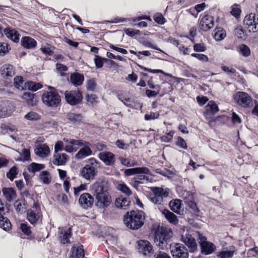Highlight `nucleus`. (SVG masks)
Listing matches in <instances>:
<instances>
[{"instance_id":"4be33fe9","label":"nucleus","mask_w":258,"mask_h":258,"mask_svg":"<svg viewBox=\"0 0 258 258\" xmlns=\"http://www.w3.org/2000/svg\"><path fill=\"white\" fill-rule=\"evenodd\" d=\"M68 159L67 154L56 152L53 155V163L57 165H62L66 164Z\"/></svg>"},{"instance_id":"423d86ee","label":"nucleus","mask_w":258,"mask_h":258,"mask_svg":"<svg viewBox=\"0 0 258 258\" xmlns=\"http://www.w3.org/2000/svg\"><path fill=\"white\" fill-rule=\"evenodd\" d=\"M50 91L44 92L42 96L43 102L48 106L57 107L60 103V97L54 88L49 86Z\"/></svg>"},{"instance_id":"f257e3e1","label":"nucleus","mask_w":258,"mask_h":258,"mask_svg":"<svg viewBox=\"0 0 258 258\" xmlns=\"http://www.w3.org/2000/svg\"><path fill=\"white\" fill-rule=\"evenodd\" d=\"M92 191L96 200V206L100 209L108 207L112 202L107 187L103 182H95L92 185Z\"/></svg>"},{"instance_id":"69168bd1","label":"nucleus","mask_w":258,"mask_h":258,"mask_svg":"<svg viewBox=\"0 0 258 258\" xmlns=\"http://www.w3.org/2000/svg\"><path fill=\"white\" fill-rule=\"evenodd\" d=\"M97 97L95 94L87 95L86 96V100L88 102L91 104H94L97 102Z\"/></svg>"},{"instance_id":"7c9ffc66","label":"nucleus","mask_w":258,"mask_h":258,"mask_svg":"<svg viewBox=\"0 0 258 258\" xmlns=\"http://www.w3.org/2000/svg\"><path fill=\"white\" fill-rule=\"evenodd\" d=\"M72 228L71 227L63 229L60 232V238L61 243L65 244L70 243V238L72 236Z\"/></svg>"},{"instance_id":"774afa93","label":"nucleus","mask_w":258,"mask_h":258,"mask_svg":"<svg viewBox=\"0 0 258 258\" xmlns=\"http://www.w3.org/2000/svg\"><path fill=\"white\" fill-rule=\"evenodd\" d=\"M155 258H171V257L164 251H159L154 254Z\"/></svg>"},{"instance_id":"338daca9","label":"nucleus","mask_w":258,"mask_h":258,"mask_svg":"<svg viewBox=\"0 0 258 258\" xmlns=\"http://www.w3.org/2000/svg\"><path fill=\"white\" fill-rule=\"evenodd\" d=\"M159 116V113L156 112H150L149 114H146L145 115V119L146 120H149L151 119H154L157 118Z\"/></svg>"},{"instance_id":"ea45409f","label":"nucleus","mask_w":258,"mask_h":258,"mask_svg":"<svg viewBox=\"0 0 258 258\" xmlns=\"http://www.w3.org/2000/svg\"><path fill=\"white\" fill-rule=\"evenodd\" d=\"M40 180L44 184H49L51 179L50 173L47 171H43L39 174Z\"/></svg>"},{"instance_id":"20e7f679","label":"nucleus","mask_w":258,"mask_h":258,"mask_svg":"<svg viewBox=\"0 0 258 258\" xmlns=\"http://www.w3.org/2000/svg\"><path fill=\"white\" fill-rule=\"evenodd\" d=\"M172 236L171 229L167 227H161L155 234L154 242L156 245L161 249L165 248L168 241Z\"/></svg>"},{"instance_id":"58836bf2","label":"nucleus","mask_w":258,"mask_h":258,"mask_svg":"<svg viewBox=\"0 0 258 258\" xmlns=\"http://www.w3.org/2000/svg\"><path fill=\"white\" fill-rule=\"evenodd\" d=\"M14 84L16 88L19 90H22L25 87V83L23 78L21 76H17L14 79Z\"/></svg>"},{"instance_id":"864d4df0","label":"nucleus","mask_w":258,"mask_h":258,"mask_svg":"<svg viewBox=\"0 0 258 258\" xmlns=\"http://www.w3.org/2000/svg\"><path fill=\"white\" fill-rule=\"evenodd\" d=\"M28 88L29 90L33 91H36L42 87V85L39 83H35L32 82L27 83Z\"/></svg>"},{"instance_id":"4d7b16f0","label":"nucleus","mask_w":258,"mask_h":258,"mask_svg":"<svg viewBox=\"0 0 258 258\" xmlns=\"http://www.w3.org/2000/svg\"><path fill=\"white\" fill-rule=\"evenodd\" d=\"M207 47L204 43H196L194 45V50L197 52H204Z\"/></svg>"},{"instance_id":"393cba45","label":"nucleus","mask_w":258,"mask_h":258,"mask_svg":"<svg viewBox=\"0 0 258 258\" xmlns=\"http://www.w3.org/2000/svg\"><path fill=\"white\" fill-rule=\"evenodd\" d=\"M130 204V201L128 198L120 196L116 199L115 205L117 208L125 210L127 209Z\"/></svg>"},{"instance_id":"72a5a7b5","label":"nucleus","mask_w":258,"mask_h":258,"mask_svg":"<svg viewBox=\"0 0 258 258\" xmlns=\"http://www.w3.org/2000/svg\"><path fill=\"white\" fill-rule=\"evenodd\" d=\"M84 252L81 247H77L75 244L73 245L72 254L70 258H83Z\"/></svg>"},{"instance_id":"8fccbe9b","label":"nucleus","mask_w":258,"mask_h":258,"mask_svg":"<svg viewBox=\"0 0 258 258\" xmlns=\"http://www.w3.org/2000/svg\"><path fill=\"white\" fill-rule=\"evenodd\" d=\"M10 47L6 43L0 42V55H4L9 52Z\"/></svg>"},{"instance_id":"680f3d73","label":"nucleus","mask_w":258,"mask_h":258,"mask_svg":"<svg viewBox=\"0 0 258 258\" xmlns=\"http://www.w3.org/2000/svg\"><path fill=\"white\" fill-rule=\"evenodd\" d=\"M191 56L197 58L200 60L204 61L205 62H207L209 61V58L207 55H205L204 54L201 53H192L191 54Z\"/></svg>"},{"instance_id":"412c9836","label":"nucleus","mask_w":258,"mask_h":258,"mask_svg":"<svg viewBox=\"0 0 258 258\" xmlns=\"http://www.w3.org/2000/svg\"><path fill=\"white\" fill-rule=\"evenodd\" d=\"M141 173L149 174L150 170L147 167H142L130 168L124 171V174L126 176H131Z\"/></svg>"},{"instance_id":"2f4dec72","label":"nucleus","mask_w":258,"mask_h":258,"mask_svg":"<svg viewBox=\"0 0 258 258\" xmlns=\"http://www.w3.org/2000/svg\"><path fill=\"white\" fill-rule=\"evenodd\" d=\"M226 36V31L222 28H216L213 32V38L217 41L223 40Z\"/></svg>"},{"instance_id":"473e14b6","label":"nucleus","mask_w":258,"mask_h":258,"mask_svg":"<svg viewBox=\"0 0 258 258\" xmlns=\"http://www.w3.org/2000/svg\"><path fill=\"white\" fill-rule=\"evenodd\" d=\"M181 206L182 201L179 199H175L170 201L169 203V206L171 210L178 214H180Z\"/></svg>"},{"instance_id":"a211bd4d","label":"nucleus","mask_w":258,"mask_h":258,"mask_svg":"<svg viewBox=\"0 0 258 258\" xmlns=\"http://www.w3.org/2000/svg\"><path fill=\"white\" fill-rule=\"evenodd\" d=\"M98 157L105 165L108 166L113 165L115 161L114 155L110 152H101L98 154Z\"/></svg>"},{"instance_id":"a19ab883","label":"nucleus","mask_w":258,"mask_h":258,"mask_svg":"<svg viewBox=\"0 0 258 258\" xmlns=\"http://www.w3.org/2000/svg\"><path fill=\"white\" fill-rule=\"evenodd\" d=\"M44 168L45 165L44 164L33 162L28 167V170L30 172L35 173L43 169Z\"/></svg>"},{"instance_id":"cd10ccee","label":"nucleus","mask_w":258,"mask_h":258,"mask_svg":"<svg viewBox=\"0 0 258 258\" xmlns=\"http://www.w3.org/2000/svg\"><path fill=\"white\" fill-rule=\"evenodd\" d=\"M21 43L26 49L34 48L37 44V42L34 39L28 36L23 37L21 41Z\"/></svg>"},{"instance_id":"6ab92c4d","label":"nucleus","mask_w":258,"mask_h":258,"mask_svg":"<svg viewBox=\"0 0 258 258\" xmlns=\"http://www.w3.org/2000/svg\"><path fill=\"white\" fill-rule=\"evenodd\" d=\"M2 76L5 79L13 77L15 74V70L13 66L9 64L3 65L0 69Z\"/></svg>"},{"instance_id":"39448f33","label":"nucleus","mask_w":258,"mask_h":258,"mask_svg":"<svg viewBox=\"0 0 258 258\" xmlns=\"http://www.w3.org/2000/svg\"><path fill=\"white\" fill-rule=\"evenodd\" d=\"M99 163L94 158H90L81 170V176L86 180H93L98 172Z\"/></svg>"},{"instance_id":"b1692460","label":"nucleus","mask_w":258,"mask_h":258,"mask_svg":"<svg viewBox=\"0 0 258 258\" xmlns=\"http://www.w3.org/2000/svg\"><path fill=\"white\" fill-rule=\"evenodd\" d=\"M40 217V214L37 209H29L27 211V218L32 224L36 223Z\"/></svg>"},{"instance_id":"aec40b11","label":"nucleus","mask_w":258,"mask_h":258,"mask_svg":"<svg viewBox=\"0 0 258 258\" xmlns=\"http://www.w3.org/2000/svg\"><path fill=\"white\" fill-rule=\"evenodd\" d=\"M35 153L40 157L45 158L50 154V149L46 144L38 145L34 150Z\"/></svg>"},{"instance_id":"c03bdc74","label":"nucleus","mask_w":258,"mask_h":258,"mask_svg":"<svg viewBox=\"0 0 258 258\" xmlns=\"http://www.w3.org/2000/svg\"><path fill=\"white\" fill-rule=\"evenodd\" d=\"M118 99L127 107H133L134 106V102L132 98L119 96Z\"/></svg>"},{"instance_id":"052dcab7","label":"nucleus","mask_w":258,"mask_h":258,"mask_svg":"<svg viewBox=\"0 0 258 258\" xmlns=\"http://www.w3.org/2000/svg\"><path fill=\"white\" fill-rule=\"evenodd\" d=\"M119 160L122 165L127 167L134 166L135 165V164L133 162H131L130 160L127 158L119 157Z\"/></svg>"},{"instance_id":"0eeeda50","label":"nucleus","mask_w":258,"mask_h":258,"mask_svg":"<svg viewBox=\"0 0 258 258\" xmlns=\"http://www.w3.org/2000/svg\"><path fill=\"white\" fill-rule=\"evenodd\" d=\"M180 240L187 246L190 252H194L197 250L198 245L195 238L189 233L187 229L185 230L184 227L180 234Z\"/></svg>"},{"instance_id":"09e8293b","label":"nucleus","mask_w":258,"mask_h":258,"mask_svg":"<svg viewBox=\"0 0 258 258\" xmlns=\"http://www.w3.org/2000/svg\"><path fill=\"white\" fill-rule=\"evenodd\" d=\"M73 189L74 195L77 197L79 195L80 192L87 190V186L86 184H81L78 187H74Z\"/></svg>"},{"instance_id":"bf43d9fd","label":"nucleus","mask_w":258,"mask_h":258,"mask_svg":"<svg viewBox=\"0 0 258 258\" xmlns=\"http://www.w3.org/2000/svg\"><path fill=\"white\" fill-rule=\"evenodd\" d=\"M174 133V132L171 131L162 136L161 138L162 141L164 142H169L171 141L173 138Z\"/></svg>"},{"instance_id":"9d476101","label":"nucleus","mask_w":258,"mask_h":258,"mask_svg":"<svg viewBox=\"0 0 258 258\" xmlns=\"http://www.w3.org/2000/svg\"><path fill=\"white\" fill-rule=\"evenodd\" d=\"M243 24L250 32H256L258 30V17L253 13L246 15L243 20Z\"/></svg>"},{"instance_id":"13d9d810","label":"nucleus","mask_w":258,"mask_h":258,"mask_svg":"<svg viewBox=\"0 0 258 258\" xmlns=\"http://www.w3.org/2000/svg\"><path fill=\"white\" fill-rule=\"evenodd\" d=\"M176 145L184 149H186L187 148L185 140L181 137H177Z\"/></svg>"},{"instance_id":"a18cd8bd","label":"nucleus","mask_w":258,"mask_h":258,"mask_svg":"<svg viewBox=\"0 0 258 258\" xmlns=\"http://www.w3.org/2000/svg\"><path fill=\"white\" fill-rule=\"evenodd\" d=\"M94 60L96 67L97 68H101L103 66V61H107L108 59L106 58H102L98 55H95Z\"/></svg>"},{"instance_id":"4468645a","label":"nucleus","mask_w":258,"mask_h":258,"mask_svg":"<svg viewBox=\"0 0 258 258\" xmlns=\"http://www.w3.org/2000/svg\"><path fill=\"white\" fill-rule=\"evenodd\" d=\"M138 249L139 252L146 256H149L153 252L152 245L147 240H139L138 242Z\"/></svg>"},{"instance_id":"3c124183","label":"nucleus","mask_w":258,"mask_h":258,"mask_svg":"<svg viewBox=\"0 0 258 258\" xmlns=\"http://www.w3.org/2000/svg\"><path fill=\"white\" fill-rule=\"evenodd\" d=\"M118 189L122 192L124 193L127 196H130L132 194V191L130 188L124 183L118 184Z\"/></svg>"},{"instance_id":"f704fd0d","label":"nucleus","mask_w":258,"mask_h":258,"mask_svg":"<svg viewBox=\"0 0 258 258\" xmlns=\"http://www.w3.org/2000/svg\"><path fill=\"white\" fill-rule=\"evenodd\" d=\"M67 119L73 123H79L82 121L83 116L81 114H76L73 112L68 113L67 115Z\"/></svg>"},{"instance_id":"5fc2aeb1","label":"nucleus","mask_w":258,"mask_h":258,"mask_svg":"<svg viewBox=\"0 0 258 258\" xmlns=\"http://www.w3.org/2000/svg\"><path fill=\"white\" fill-rule=\"evenodd\" d=\"M154 21L158 24L162 25L165 23V19L161 13H157L154 16Z\"/></svg>"},{"instance_id":"ddd939ff","label":"nucleus","mask_w":258,"mask_h":258,"mask_svg":"<svg viewBox=\"0 0 258 258\" xmlns=\"http://www.w3.org/2000/svg\"><path fill=\"white\" fill-rule=\"evenodd\" d=\"M200 244L201 248V252L208 255L212 253L216 249V246L213 243L208 241L204 236L200 237Z\"/></svg>"},{"instance_id":"2eb2a0df","label":"nucleus","mask_w":258,"mask_h":258,"mask_svg":"<svg viewBox=\"0 0 258 258\" xmlns=\"http://www.w3.org/2000/svg\"><path fill=\"white\" fill-rule=\"evenodd\" d=\"M214 25V18L208 15H206L201 19L199 27L202 30L207 31L212 28Z\"/></svg>"},{"instance_id":"49530a36","label":"nucleus","mask_w":258,"mask_h":258,"mask_svg":"<svg viewBox=\"0 0 258 258\" xmlns=\"http://www.w3.org/2000/svg\"><path fill=\"white\" fill-rule=\"evenodd\" d=\"M18 174V168L16 166L12 167L7 173V177L11 181L16 178Z\"/></svg>"},{"instance_id":"e2e57ef3","label":"nucleus","mask_w":258,"mask_h":258,"mask_svg":"<svg viewBox=\"0 0 258 258\" xmlns=\"http://www.w3.org/2000/svg\"><path fill=\"white\" fill-rule=\"evenodd\" d=\"M235 35L239 38H244L245 32L241 27H237L234 30Z\"/></svg>"},{"instance_id":"0e129e2a","label":"nucleus","mask_w":258,"mask_h":258,"mask_svg":"<svg viewBox=\"0 0 258 258\" xmlns=\"http://www.w3.org/2000/svg\"><path fill=\"white\" fill-rule=\"evenodd\" d=\"M22 157L23 158L22 161H29L30 160V153L29 150L26 149H24L22 150Z\"/></svg>"},{"instance_id":"6e6d98bb","label":"nucleus","mask_w":258,"mask_h":258,"mask_svg":"<svg viewBox=\"0 0 258 258\" xmlns=\"http://www.w3.org/2000/svg\"><path fill=\"white\" fill-rule=\"evenodd\" d=\"M20 229L22 231L27 235H29L31 233L30 227L27 223H21Z\"/></svg>"},{"instance_id":"c9c22d12","label":"nucleus","mask_w":258,"mask_h":258,"mask_svg":"<svg viewBox=\"0 0 258 258\" xmlns=\"http://www.w3.org/2000/svg\"><path fill=\"white\" fill-rule=\"evenodd\" d=\"M150 174V173L149 174ZM137 174L138 175L134 177L135 183L137 184H143L150 181V177L147 175L148 174L141 173Z\"/></svg>"},{"instance_id":"37998d69","label":"nucleus","mask_w":258,"mask_h":258,"mask_svg":"<svg viewBox=\"0 0 258 258\" xmlns=\"http://www.w3.org/2000/svg\"><path fill=\"white\" fill-rule=\"evenodd\" d=\"M239 52L243 56L246 57L250 55V51L248 46L241 44L238 47Z\"/></svg>"},{"instance_id":"a878e982","label":"nucleus","mask_w":258,"mask_h":258,"mask_svg":"<svg viewBox=\"0 0 258 258\" xmlns=\"http://www.w3.org/2000/svg\"><path fill=\"white\" fill-rule=\"evenodd\" d=\"M21 98L24 100L29 106H33L36 105L37 102V99L34 94L30 92H24L21 96Z\"/></svg>"},{"instance_id":"bb28decb","label":"nucleus","mask_w":258,"mask_h":258,"mask_svg":"<svg viewBox=\"0 0 258 258\" xmlns=\"http://www.w3.org/2000/svg\"><path fill=\"white\" fill-rule=\"evenodd\" d=\"M2 192L5 198L9 202L15 200L17 197L16 191L12 187H5L3 188Z\"/></svg>"},{"instance_id":"de8ad7c7","label":"nucleus","mask_w":258,"mask_h":258,"mask_svg":"<svg viewBox=\"0 0 258 258\" xmlns=\"http://www.w3.org/2000/svg\"><path fill=\"white\" fill-rule=\"evenodd\" d=\"M86 88L90 91H94L97 86L95 80L94 79H90L86 81Z\"/></svg>"},{"instance_id":"79ce46f5","label":"nucleus","mask_w":258,"mask_h":258,"mask_svg":"<svg viewBox=\"0 0 258 258\" xmlns=\"http://www.w3.org/2000/svg\"><path fill=\"white\" fill-rule=\"evenodd\" d=\"M41 118L40 115L36 112L30 111L25 115V118L28 120L36 121Z\"/></svg>"},{"instance_id":"603ef678","label":"nucleus","mask_w":258,"mask_h":258,"mask_svg":"<svg viewBox=\"0 0 258 258\" xmlns=\"http://www.w3.org/2000/svg\"><path fill=\"white\" fill-rule=\"evenodd\" d=\"M240 12L241 10L238 5L235 4L232 6V10L231 11V14L232 15L237 18L240 16Z\"/></svg>"},{"instance_id":"4c0bfd02","label":"nucleus","mask_w":258,"mask_h":258,"mask_svg":"<svg viewBox=\"0 0 258 258\" xmlns=\"http://www.w3.org/2000/svg\"><path fill=\"white\" fill-rule=\"evenodd\" d=\"M207 113L214 114L219 111V108L216 104L213 101L208 102L206 106Z\"/></svg>"},{"instance_id":"e433bc0d","label":"nucleus","mask_w":258,"mask_h":258,"mask_svg":"<svg viewBox=\"0 0 258 258\" xmlns=\"http://www.w3.org/2000/svg\"><path fill=\"white\" fill-rule=\"evenodd\" d=\"M234 254V251L224 248L217 253L218 258H232Z\"/></svg>"},{"instance_id":"c85d7f7f","label":"nucleus","mask_w":258,"mask_h":258,"mask_svg":"<svg viewBox=\"0 0 258 258\" xmlns=\"http://www.w3.org/2000/svg\"><path fill=\"white\" fill-rule=\"evenodd\" d=\"M162 213L170 223L173 225H176L178 224V219L177 216L169 210L164 209L162 211Z\"/></svg>"},{"instance_id":"f03ea898","label":"nucleus","mask_w":258,"mask_h":258,"mask_svg":"<svg viewBox=\"0 0 258 258\" xmlns=\"http://www.w3.org/2000/svg\"><path fill=\"white\" fill-rule=\"evenodd\" d=\"M145 213L142 211L127 212L123 217V222L131 229H138L144 224Z\"/></svg>"},{"instance_id":"1a4fd4ad","label":"nucleus","mask_w":258,"mask_h":258,"mask_svg":"<svg viewBox=\"0 0 258 258\" xmlns=\"http://www.w3.org/2000/svg\"><path fill=\"white\" fill-rule=\"evenodd\" d=\"M171 253L173 258H188V252L181 243H176L170 245Z\"/></svg>"},{"instance_id":"dca6fc26","label":"nucleus","mask_w":258,"mask_h":258,"mask_svg":"<svg viewBox=\"0 0 258 258\" xmlns=\"http://www.w3.org/2000/svg\"><path fill=\"white\" fill-rule=\"evenodd\" d=\"M79 203L82 208L87 209L92 207L94 203V199L90 194L84 193L80 196Z\"/></svg>"},{"instance_id":"5701e85b","label":"nucleus","mask_w":258,"mask_h":258,"mask_svg":"<svg viewBox=\"0 0 258 258\" xmlns=\"http://www.w3.org/2000/svg\"><path fill=\"white\" fill-rule=\"evenodd\" d=\"M4 32L6 36L13 42H18L19 41L20 34L15 29L8 27L5 29Z\"/></svg>"},{"instance_id":"6e6552de","label":"nucleus","mask_w":258,"mask_h":258,"mask_svg":"<svg viewBox=\"0 0 258 258\" xmlns=\"http://www.w3.org/2000/svg\"><path fill=\"white\" fill-rule=\"evenodd\" d=\"M152 191L153 195L151 196L150 200L155 204H161L163 202V198L168 196V191L167 189L154 187L152 188Z\"/></svg>"},{"instance_id":"f3484780","label":"nucleus","mask_w":258,"mask_h":258,"mask_svg":"<svg viewBox=\"0 0 258 258\" xmlns=\"http://www.w3.org/2000/svg\"><path fill=\"white\" fill-rule=\"evenodd\" d=\"M84 145L80 147H83L76 154L75 158L77 159H83L92 154V151L89 147V143L85 142L82 140Z\"/></svg>"},{"instance_id":"f8f14e48","label":"nucleus","mask_w":258,"mask_h":258,"mask_svg":"<svg viewBox=\"0 0 258 258\" xmlns=\"http://www.w3.org/2000/svg\"><path fill=\"white\" fill-rule=\"evenodd\" d=\"M66 101L72 105H75L82 100V95L79 91H66L64 93Z\"/></svg>"},{"instance_id":"c756f323","label":"nucleus","mask_w":258,"mask_h":258,"mask_svg":"<svg viewBox=\"0 0 258 258\" xmlns=\"http://www.w3.org/2000/svg\"><path fill=\"white\" fill-rule=\"evenodd\" d=\"M84 77L82 74L78 73L72 74L70 76L71 83L75 86H80L83 84Z\"/></svg>"},{"instance_id":"9b49d317","label":"nucleus","mask_w":258,"mask_h":258,"mask_svg":"<svg viewBox=\"0 0 258 258\" xmlns=\"http://www.w3.org/2000/svg\"><path fill=\"white\" fill-rule=\"evenodd\" d=\"M234 101L243 107H249L252 105L251 98L245 92H238L234 97Z\"/></svg>"},{"instance_id":"7ed1b4c3","label":"nucleus","mask_w":258,"mask_h":258,"mask_svg":"<svg viewBox=\"0 0 258 258\" xmlns=\"http://www.w3.org/2000/svg\"><path fill=\"white\" fill-rule=\"evenodd\" d=\"M83 145L84 143L82 140H75L68 138H63V142L58 141L55 143L54 153L63 150L68 153L75 152L78 150L77 146H81Z\"/></svg>"}]
</instances>
